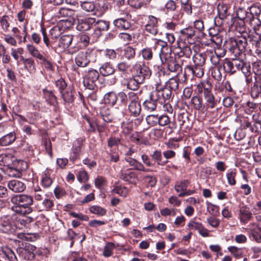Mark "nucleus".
Here are the masks:
<instances>
[{
    "label": "nucleus",
    "instance_id": "obj_1",
    "mask_svg": "<svg viewBox=\"0 0 261 261\" xmlns=\"http://www.w3.org/2000/svg\"><path fill=\"white\" fill-rule=\"evenodd\" d=\"M154 49L160 50L159 57L162 64H166L171 72H178L181 70V65L184 64V59H179L178 57L172 56V51L166 42L161 40H155Z\"/></svg>",
    "mask_w": 261,
    "mask_h": 261
},
{
    "label": "nucleus",
    "instance_id": "obj_2",
    "mask_svg": "<svg viewBox=\"0 0 261 261\" xmlns=\"http://www.w3.org/2000/svg\"><path fill=\"white\" fill-rule=\"evenodd\" d=\"M96 60V53L92 49H87L86 51H81L75 58L76 65L81 67H85L90 62H95Z\"/></svg>",
    "mask_w": 261,
    "mask_h": 261
},
{
    "label": "nucleus",
    "instance_id": "obj_3",
    "mask_svg": "<svg viewBox=\"0 0 261 261\" xmlns=\"http://www.w3.org/2000/svg\"><path fill=\"white\" fill-rule=\"evenodd\" d=\"M11 201L19 207L27 208L25 212L28 214L32 211L30 207L34 203L33 197L32 196L24 194L15 195L11 197Z\"/></svg>",
    "mask_w": 261,
    "mask_h": 261
},
{
    "label": "nucleus",
    "instance_id": "obj_4",
    "mask_svg": "<svg viewBox=\"0 0 261 261\" xmlns=\"http://www.w3.org/2000/svg\"><path fill=\"white\" fill-rule=\"evenodd\" d=\"M153 95L154 100H156L159 103L163 105L166 101L169 100L171 96L172 92L170 88L160 84L155 85V89L151 92Z\"/></svg>",
    "mask_w": 261,
    "mask_h": 261
},
{
    "label": "nucleus",
    "instance_id": "obj_5",
    "mask_svg": "<svg viewBox=\"0 0 261 261\" xmlns=\"http://www.w3.org/2000/svg\"><path fill=\"white\" fill-rule=\"evenodd\" d=\"M133 75L138 79L141 83H143L146 80L149 79L151 74V70L148 67L142 66L139 62H136L132 66Z\"/></svg>",
    "mask_w": 261,
    "mask_h": 261
},
{
    "label": "nucleus",
    "instance_id": "obj_6",
    "mask_svg": "<svg viewBox=\"0 0 261 261\" xmlns=\"http://www.w3.org/2000/svg\"><path fill=\"white\" fill-rule=\"evenodd\" d=\"M99 74L95 69H91L85 72L84 76L83 84L90 90H94L96 87V82L99 79Z\"/></svg>",
    "mask_w": 261,
    "mask_h": 261
},
{
    "label": "nucleus",
    "instance_id": "obj_7",
    "mask_svg": "<svg viewBox=\"0 0 261 261\" xmlns=\"http://www.w3.org/2000/svg\"><path fill=\"white\" fill-rule=\"evenodd\" d=\"M128 110L130 115L134 117L139 116L141 113V106L136 93L129 95Z\"/></svg>",
    "mask_w": 261,
    "mask_h": 261
},
{
    "label": "nucleus",
    "instance_id": "obj_8",
    "mask_svg": "<svg viewBox=\"0 0 261 261\" xmlns=\"http://www.w3.org/2000/svg\"><path fill=\"white\" fill-rule=\"evenodd\" d=\"M190 183V181L188 179L182 180L176 182L174 186V189L176 192L179 193L178 195L179 197L189 196L194 193V191L187 190Z\"/></svg>",
    "mask_w": 261,
    "mask_h": 261
},
{
    "label": "nucleus",
    "instance_id": "obj_9",
    "mask_svg": "<svg viewBox=\"0 0 261 261\" xmlns=\"http://www.w3.org/2000/svg\"><path fill=\"white\" fill-rule=\"evenodd\" d=\"M232 46L230 48L236 55H240L245 51L246 47L248 45L246 38L243 37L236 39L232 42Z\"/></svg>",
    "mask_w": 261,
    "mask_h": 261
},
{
    "label": "nucleus",
    "instance_id": "obj_10",
    "mask_svg": "<svg viewBox=\"0 0 261 261\" xmlns=\"http://www.w3.org/2000/svg\"><path fill=\"white\" fill-rule=\"evenodd\" d=\"M119 177L124 181L133 185H136L138 181L137 173L129 170H121L119 172Z\"/></svg>",
    "mask_w": 261,
    "mask_h": 261
},
{
    "label": "nucleus",
    "instance_id": "obj_11",
    "mask_svg": "<svg viewBox=\"0 0 261 261\" xmlns=\"http://www.w3.org/2000/svg\"><path fill=\"white\" fill-rule=\"evenodd\" d=\"M158 19L152 15H149L147 18V23L145 26V29L146 31L150 34L155 35L158 31Z\"/></svg>",
    "mask_w": 261,
    "mask_h": 261
},
{
    "label": "nucleus",
    "instance_id": "obj_12",
    "mask_svg": "<svg viewBox=\"0 0 261 261\" xmlns=\"http://www.w3.org/2000/svg\"><path fill=\"white\" fill-rule=\"evenodd\" d=\"M15 230V226L12 224L10 218L4 216L1 218L0 222V231L3 233H13Z\"/></svg>",
    "mask_w": 261,
    "mask_h": 261
},
{
    "label": "nucleus",
    "instance_id": "obj_13",
    "mask_svg": "<svg viewBox=\"0 0 261 261\" xmlns=\"http://www.w3.org/2000/svg\"><path fill=\"white\" fill-rule=\"evenodd\" d=\"M180 37L189 44H193L195 43V31L192 27L184 28L180 31Z\"/></svg>",
    "mask_w": 261,
    "mask_h": 261
},
{
    "label": "nucleus",
    "instance_id": "obj_14",
    "mask_svg": "<svg viewBox=\"0 0 261 261\" xmlns=\"http://www.w3.org/2000/svg\"><path fill=\"white\" fill-rule=\"evenodd\" d=\"M196 91L198 94H203V96L212 92V85L207 80L201 81L196 85Z\"/></svg>",
    "mask_w": 261,
    "mask_h": 261
},
{
    "label": "nucleus",
    "instance_id": "obj_15",
    "mask_svg": "<svg viewBox=\"0 0 261 261\" xmlns=\"http://www.w3.org/2000/svg\"><path fill=\"white\" fill-rule=\"evenodd\" d=\"M95 18L88 17L78 20L76 29L80 31H86L93 28Z\"/></svg>",
    "mask_w": 261,
    "mask_h": 261
},
{
    "label": "nucleus",
    "instance_id": "obj_16",
    "mask_svg": "<svg viewBox=\"0 0 261 261\" xmlns=\"http://www.w3.org/2000/svg\"><path fill=\"white\" fill-rule=\"evenodd\" d=\"M252 217V214L248 207L243 206L240 208L238 214V218L242 223H247Z\"/></svg>",
    "mask_w": 261,
    "mask_h": 261
},
{
    "label": "nucleus",
    "instance_id": "obj_17",
    "mask_svg": "<svg viewBox=\"0 0 261 261\" xmlns=\"http://www.w3.org/2000/svg\"><path fill=\"white\" fill-rule=\"evenodd\" d=\"M188 226L190 229L197 230L199 234L203 237L209 236L208 230L204 227L201 223L191 221Z\"/></svg>",
    "mask_w": 261,
    "mask_h": 261
},
{
    "label": "nucleus",
    "instance_id": "obj_18",
    "mask_svg": "<svg viewBox=\"0 0 261 261\" xmlns=\"http://www.w3.org/2000/svg\"><path fill=\"white\" fill-rule=\"evenodd\" d=\"M18 164L21 165L22 167L21 168H17L13 167H9L7 170V174L8 176L13 177H20L21 176V171L25 170L27 167V163L23 161L18 162Z\"/></svg>",
    "mask_w": 261,
    "mask_h": 261
},
{
    "label": "nucleus",
    "instance_id": "obj_19",
    "mask_svg": "<svg viewBox=\"0 0 261 261\" xmlns=\"http://www.w3.org/2000/svg\"><path fill=\"white\" fill-rule=\"evenodd\" d=\"M74 37L70 35H66L62 36L59 42V46L62 49H68L69 53L72 54L73 51L71 50V48L70 47V45L73 40Z\"/></svg>",
    "mask_w": 261,
    "mask_h": 261
},
{
    "label": "nucleus",
    "instance_id": "obj_20",
    "mask_svg": "<svg viewBox=\"0 0 261 261\" xmlns=\"http://www.w3.org/2000/svg\"><path fill=\"white\" fill-rule=\"evenodd\" d=\"M8 187L10 190L15 193L22 192L26 188L25 185L23 182L16 179L9 181Z\"/></svg>",
    "mask_w": 261,
    "mask_h": 261
},
{
    "label": "nucleus",
    "instance_id": "obj_21",
    "mask_svg": "<svg viewBox=\"0 0 261 261\" xmlns=\"http://www.w3.org/2000/svg\"><path fill=\"white\" fill-rule=\"evenodd\" d=\"M109 27V22L105 20H97L95 18L93 23L94 33L96 37H99L101 34V31H107Z\"/></svg>",
    "mask_w": 261,
    "mask_h": 261
},
{
    "label": "nucleus",
    "instance_id": "obj_22",
    "mask_svg": "<svg viewBox=\"0 0 261 261\" xmlns=\"http://www.w3.org/2000/svg\"><path fill=\"white\" fill-rule=\"evenodd\" d=\"M128 14H126V18L121 17L115 19L113 22L114 25L119 30H129L131 27V23L128 19Z\"/></svg>",
    "mask_w": 261,
    "mask_h": 261
},
{
    "label": "nucleus",
    "instance_id": "obj_23",
    "mask_svg": "<svg viewBox=\"0 0 261 261\" xmlns=\"http://www.w3.org/2000/svg\"><path fill=\"white\" fill-rule=\"evenodd\" d=\"M125 160L128 163L130 166L133 167V169L134 170L145 172L149 171L148 169L145 168L141 163L139 162L134 158L130 156H125Z\"/></svg>",
    "mask_w": 261,
    "mask_h": 261
},
{
    "label": "nucleus",
    "instance_id": "obj_24",
    "mask_svg": "<svg viewBox=\"0 0 261 261\" xmlns=\"http://www.w3.org/2000/svg\"><path fill=\"white\" fill-rule=\"evenodd\" d=\"M250 95L253 98L261 97V79H255L253 85L250 88Z\"/></svg>",
    "mask_w": 261,
    "mask_h": 261
},
{
    "label": "nucleus",
    "instance_id": "obj_25",
    "mask_svg": "<svg viewBox=\"0 0 261 261\" xmlns=\"http://www.w3.org/2000/svg\"><path fill=\"white\" fill-rule=\"evenodd\" d=\"M158 102L156 100H154L153 95L150 93L149 98L144 101L143 106L147 112L151 113L156 110Z\"/></svg>",
    "mask_w": 261,
    "mask_h": 261
},
{
    "label": "nucleus",
    "instance_id": "obj_26",
    "mask_svg": "<svg viewBox=\"0 0 261 261\" xmlns=\"http://www.w3.org/2000/svg\"><path fill=\"white\" fill-rule=\"evenodd\" d=\"M99 71L102 76H106L114 74L115 69L110 62H105L100 66Z\"/></svg>",
    "mask_w": 261,
    "mask_h": 261
},
{
    "label": "nucleus",
    "instance_id": "obj_27",
    "mask_svg": "<svg viewBox=\"0 0 261 261\" xmlns=\"http://www.w3.org/2000/svg\"><path fill=\"white\" fill-rule=\"evenodd\" d=\"M16 139L14 132H11L0 138V145L6 146L12 144Z\"/></svg>",
    "mask_w": 261,
    "mask_h": 261
},
{
    "label": "nucleus",
    "instance_id": "obj_28",
    "mask_svg": "<svg viewBox=\"0 0 261 261\" xmlns=\"http://www.w3.org/2000/svg\"><path fill=\"white\" fill-rule=\"evenodd\" d=\"M53 205L54 203L51 199L45 198L42 201L37 202L36 207L39 211H49Z\"/></svg>",
    "mask_w": 261,
    "mask_h": 261
},
{
    "label": "nucleus",
    "instance_id": "obj_29",
    "mask_svg": "<svg viewBox=\"0 0 261 261\" xmlns=\"http://www.w3.org/2000/svg\"><path fill=\"white\" fill-rule=\"evenodd\" d=\"M179 44V48L180 51L176 54V57H178L179 59H189L192 55V51L191 47L188 45L180 46Z\"/></svg>",
    "mask_w": 261,
    "mask_h": 261
},
{
    "label": "nucleus",
    "instance_id": "obj_30",
    "mask_svg": "<svg viewBox=\"0 0 261 261\" xmlns=\"http://www.w3.org/2000/svg\"><path fill=\"white\" fill-rule=\"evenodd\" d=\"M250 24L255 34L261 36V21L257 17L253 16L250 20Z\"/></svg>",
    "mask_w": 261,
    "mask_h": 261
},
{
    "label": "nucleus",
    "instance_id": "obj_31",
    "mask_svg": "<svg viewBox=\"0 0 261 261\" xmlns=\"http://www.w3.org/2000/svg\"><path fill=\"white\" fill-rule=\"evenodd\" d=\"M207 54L206 53H196L193 56L194 65L204 66Z\"/></svg>",
    "mask_w": 261,
    "mask_h": 261
},
{
    "label": "nucleus",
    "instance_id": "obj_32",
    "mask_svg": "<svg viewBox=\"0 0 261 261\" xmlns=\"http://www.w3.org/2000/svg\"><path fill=\"white\" fill-rule=\"evenodd\" d=\"M141 84L142 83L137 79H136L133 75L127 79L126 87L128 89L131 90H137Z\"/></svg>",
    "mask_w": 261,
    "mask_h": 261
},
{
    "label": "nucleus",
    "instance_id": "obj_33",
    "mask_svg": "<svg viewBox=\"0 0 261 261\" xmlns=\"http://www.w3.org/2000/svg\"><path fill=\"white\" fill-rule=\"evenodd\" d=\"M248 45H252L255 48L258 47L261 48V36L250 34L247 38Z\"/></svg>",
    "mask_w": 261,
    "mask_h": 261
},
{
    "label": "nucleus",
    "instance_id": "obj_34",
    "mask_svg": "<svg viewBox=\"0 0 261 261\" xmlns=\"http://www.w3.org/2000/svg\"><path fill=\"white\" fill-rule=\"evenodd\" d=\"M203 98L205 101V105L207 108L213 109L216 107L218 100L215 98L212 92L204 95Z\"/></svg>",
    "mask_w": 261,
    "mask_h": 261
},
{
    "label": "nucleus",
    "instance_id": "obj_35",
    "mask_svg": "<svg viewBox=\"0 0 261 261\" xmlns=\"http://www.w3.org/2000/svg\"><path fill=\"white\" fill-rule=\"evenodd\" d=\"M250 69V66L246 63H244L243 67L240 69L245 77V82L247 85L252 82L253 76Z\"/></svg>",
    "mask_w": 261,
    "mask_h": 261
},
{
    "label": "nucleus",
    "instance_id": "obj_36",
    "mask_svg": "<svg viewBox=\"0 0 261 261\" xmlns=\"http://www.w3.org/2000/svg\"><path fill=\"white\" fill-rule=\"evenodd\" d=\"M119 71L123 73H128L129 72H132V66L127 61H121L119 62L116 66Z\"/></svg>",
    "mask_w": 261,
    "mask_h": 261
},
{
    "label": "nucleus",
    "instance_id": "obj_37",
    "mask_svg": "<svg viewBox=\"0 0 261 261\" xmlns=\"http://www.w3.org/2000/svg\"><path fill=\"white\" fill-rule=\"evenodd\" d=\"M17 252L20 257L26 260H32L34 257V254L26 248H19Z\"/></svg>",
    "mask_w": 261,
    "mask_h": 261
},
{
    "label": "nucleus",
    "instance_id": "obj_38",
    "mask_svg": "<svg viewBox=\"0 0 261 261\" xmlns=\"http://www.w3.org/2000/svg\"><path fill=\"white\" fill-rule=\"evenodd\" d=\"M217 11L218 14V18L221 20H224L228 15V7L226 5L223 3H219L218 5Z\"/></svg>",
    "mask_w": 261,
    "mask_h": 261
},
{
    "label": "nucleus",
    "instance_id": "obj_39",
    "mask_svg": "<svg viewBox=\"0 0 261 261\" xmlns=\"http://www.w3.org/2000/svg\"><path fill=\"white\" fill-rule=\"evenodd\" d=\"M236 175L237 170L236 169H230L227 171L226 177L227 182L230 186H234L236 184Z\"/></svg>",
    "mask_w": 261,
    "mask_h": 261
},
{
    "label": "nucleus",
    "instance_id": "obj_40",
    "mask_svg": "<svg viewBox=\"0 0 261 261\" xmlns=\"http://www.w3.org/2000/svg\"><path fill=\"white\" fill-rule=\"evenodd\" d=\"M186 68L192 71V73L196 77L200 78L204 74L203 66H199L198 65L186 66Z\"/></svg>",
    "mask_w": 261,
    "mask_h": 261
},
{
    "label": "nucleus",
    "instance_id": "obj_41",
    "mask_svg": "<svg viewBox=\"0 0 261 261\" xmlns=\"http://www.w3.org/2000/svg\"><path fill=\"white\" fill-rule=\"evenodd\" d=\"M104 100L106 103L114 106L117 101V94L114 92H109L104 96Z\"/></svg>",
    "mask_w": 261,
    "mask_h": 261
},
{
    "label": "nucleus",
    "instance_id": "obj_42",
    "mask_svg": "<svg viewBox=\"0 0 261 261\" xmlns=\"http://www.w3.org/2000/svg\"><path fill=\"white\" fill-rule=\"evenodd\" d=\"M152 159L159 166H164L168 163V161H163L162 153L160 151L155 150L151 155Z\"/></svg>",
    "mask_w": 261,
    "mask_h": 261
},
{
    "label": "nucleus",
    "instance_id": "obj_43",
    "mask_svg": "<svg viewBox=\"0 0 261 261\" xmlns=\"http://www.w3.org/2000/svg\"><path fill=\"white\" fill-rule=\"evenodd\" d=\"M27 49L30 54L33 57L36 58L38 59H43V55L40 54L39 50L33 44H27Z\"/></svg>",
    "mask_w": 261,
    "mask_h": 261
},
{
    "label": "nucleus",
    "instance_id": "obj_44",
    "mask_svg": "<svg viewBox=\"0 0 261 261\" xmlns=\"http://www.w3.org/2000/svg\"><path fill=\"white\" fill-rule=\"evenodd\" d=\"M221 69V66H216L211 67V75L217 81H221L222 78Z\"/></svg>",
    "mask_w": 261,
    "mask_h": 261
},
{
    "label": "nucleus",
    "instance_id": "obj_45",
    "mask_svg": "<svg viewBox=\"0 0 261 261\" xmlns=\"http://www.w3.org/2000/svg\"><path fill=\"white\" fill-rule=\"evenodd\" d=\"M136 53L135 49L130 46H127L123 49L122 56L128 60L135 58Z\"/></svg>",
    "mask_w": 261,
    "mask_h": 261
},
{
    "label": "nucleus",
    "instance_id": "obj_46",
    "mask_svg": "<svg viewBox=\"0 0 261 261\" xmlns=\"http://www.w3.org/2000/svg\"><path fill=\"white\" fill-rule=\"evenodd\" d=\"M2 253L9 261H17V257L14 252L9 248H6L2 250Z\"/></svg>",
    "mask_w": 261,
    "mask_h": 261
},
{
    "label": "nucleus",
    "instance_id": "obj_47",
    "mask_svg": "<svg viewBox=\"0 0 261 261\" xmlns=\"http://www.w3.org/2000/svg\"><path fill=\"white\" fill-rule=\"evenodd\" d=\"M89 211L91 213H93L99 216H104L107 212L106 209L98 205H93L90 206L89 207Z\"/></svg>",
    "mask_w": 261,
    "mask_h": 261
},
{
    "label": "nucleus",
    "instance_id": "obj_48",
    "mask_svg": "<svg viewBox=\"0 0 261 261\" xmlns=\"http://www.w3.org/2000/svg\"><path fill=\"white\" fill-rule=\"evenodd\" d=\"M207 56L210 58V61L212 64L216 66H219L218 64L220 61L221 57L219 56L216 52L206 51Z\"/></svg>",
    "mask_w": 261,
    "mask_h": 261
},
{
    "label": "nucleus",
    "instance_id": "obj_49",
    "mask_svg": "<svg viewBox=\"0 0 261 261\" xmlns=\"http://www.w3.org/2000/svg\"><path fill=\"white\" fill-rule=\"evenodd\" d=\"M179 86L178 79L176 77L171 78L166 83L165 87L170 88L171 90L176 91L178 90Z\"/></svg>",
    "mask_w": 261,
    "mask_h": 261
},
{
    "label": "nucleus",
    "instance_id": "obj_50",
    "mask_svg": "<svg viewBox=\"0 0 261 261\" xmlns=\"http://www.w3.org/2000/svg\"><path fill=\"white\" fill-rule=\"evenodd\" d=\"M252 70L255 74L254 79H261V62L256 61L252 64Z\"/></svg>",
    "mask_w": 261,
    "mask_h": 261
},
{
    "label": "nucleus",
    "instance_id": "obj_51",
    "mask_svg": "<svg viewBox=\"0 0 261 261\" xmlns=\"http://www.w3.org/2000/svg\"><path fill=\"white\" fill-rule=\"evenodd\" d=\"M115 248V245L113 243H107L103 249V255L105 257H108L113 254V251Z\"/></svg>",
    "mask_w": 261,
    "mask_h": 261
},
{
    "label": "nucleus",
    "instance_id": "obj_52",
    "mask_svg": "<svg viewBox=\"0 0 261 261\" xmlns=\"http://www.w3.org/2000/svg\"><path fill=\"white\" fill-rule=\"evenodd\" d=\"M80 5L81 8L85 11L87 12H93L94 11L95 6L93 2L84 1L80 2Z\"/></svg>",
    "mask_w": 261,
    "mask_h": 261
},
{
    "label": "nucleus",
    "instance_id": "obj_53",
    "mask_svg": "<svg viewBox=\"0 0 261 261\" xmlns=\"http://www.w3.org/2000/svg\"><path fill=\"white\" fill-rule=\"evenodd\" d=\"M112 192L120 196L125 197L127 195L128 190L125 187L116 186L113 189Z\"/></svg>",
    "mask_w": 261,
    "mask_h": 261
},
{
    "label": "nucleus",
    "instance_id": "obj_54",
    "mask_svg": "<svg viewBox=\"0 0 261 261\" xmlns=\"http://www.w3.org/2000/svg\"><path fill=\"white\" fill-rule=\"evenodd\" d=\"M159 116L154 114L148 115L146 117V121L149 125L152 126H155L158 124Z\"/></svg>",
    "mask_w": 261,
    "mask_h": 261
},
{
    "label": "nucleus",
    "instance_id": "obj_55",
    "mask_svg": "<svg viewBox=\"0 0 261 261\" xmlns=\"http://www.w3.org/2000/svg\"><path fill=\"white\" fill-rule=\"evenodd\" d=\"M191 102L196 110H199L203 108L202 99L198 96H193L191 99Z\"/></svg>",
    "mask_w": 261,
    "mask_h": 261
},
{
    "label": "nucleus",
    "instance_id": "obj_56",
    "mask_svg": "<svg viewBox=\"0 0 261 261\" xmlns=\"http://www.w3.org/2000/svg\"><path fill=\"white\" fill-rule=\"evenodd\" d=\"M224 70L225 72L230 73L231 74L234 73L236 72V69L233 68V66L231 65L230 60L226 59L223 64Z\"/></svg>",
    "mask_w": 261,
    "mask_h": 261
},
{
    "label": "nucleus",
    "instance_id": "obj_57",
    "mask_svg": "<svg viewBox=\"0 0 261 261\" xmlns=\"http://www.w3.org/2000/svg\"><path fill=\"white\" fill-rule=\"evenodd\" d=\"M108 146L110 148L118 146L121 144V139L115 136H111L107 140Z\"/></svg>",
    "mask_w": 261,
    "mask_h": 261
},
{
    "label": "nucleus",
    "instance_id": "obj_58",
    "mask_svg": "<svg viewBox=\"0 0 261 261\" xmlns=\"http://www.w3.org/2000/svg\"><path fill=\"white\" fill-rule=\"evenodd\" d=\"M43 92L46 100L50 105H54L56 101V97L52 91L44 90Z\"/></svg>",
    "mask_w": 261,
    "mask_h": 261
},
{
    "label": "nucleus",
    "instance_id": "obj_59",
    "mask_svg": "<svg viewBox=\"0 0 261 261\" xmlns=\"http://www.w3.org/2000/svg\"><path fill=\"white\" fill-rule=\"evenodd\" d=\"M130 93H135L133 92H129L127 94H126L124 92H120L117 94V99L119 98L121 103L126 105L127 102H129V95Z\"/></svg>",
    "mask_w": 261,
    "mask_h": 261
},
{
    "label": "nucleus",
    "instance_id": "obj_60",
    "mask_svg": "<svg viewBox=\"0 0 261 261\" xmlns=\"http://www.w3.org/2000/svg\"><path fill=\"white\" fill-rule=\"evenodd\" d=\"M23 60L28 70H29L31 72H34L35 71L34 61L31 58L25 59L23 58Z\"/></svg>",
    "mask_w": 261,
    "mask_h": 261
},
{
    "label": "nucleus",
    "instance_id": "obj_61",
    "mask_svg": "<svg viewBox=\"0 0 261 261\" xmlns=\"http://www.w3.org/2000/svg\"><path fill=\"white\" fill-rule=\"evenodd\" d=\"M246 136V130L244 128H238L234 134V137L236 140L240 141L245 138Z\"/></svg>",
    "mask_w": 261,
    "mask_h": 261
},
{
    "label": "nucleus",
    "instance_id": "obj_62",
    "mask_svg": "<svg viewBox=\"0 0 261 261\" xmlns=\"http://www.w3.org/2000/svg\"><path fill=\"white\" fill-rule=\"evenodd\" d=\"M119 38L124 43H128L132 41L133 38V33H121L119 34Z\"/></svg>",
    "mask_w": 261,
    "mask_h": 261
},
{
    "label": "nucleus",
    "instance_id": "obj_63",
    "mask_svg": "<svg viewBox=\"0 0 261 261\" xmlns=\"http://www.w3.org/2000/svg\"><path fill=\"white\" fill-rule=\"evenodd\" d=\"M228 250L236 258H240L242 255V252L241 249L237 247L229 246L228 247Z\"/></svg>",
    "mask_w": 261,
    "mask_h": 261
},
{
    "label": "nucleus",
    "instance_id": "obj_64",
    "mask_svg": "<svg viewBox=\"0 0 261 261\" xmlns=\"http://www.w3.org/2000/svg\"><path fill=\"white\" fill-rule=\"evenodd\" d=\"M170 122V119L165 115L159 116L158 124L161 126H164L169 124Z\"/></svg>",
    "mask_w": 261,
    "mask_h": 261
}]
</instances>
